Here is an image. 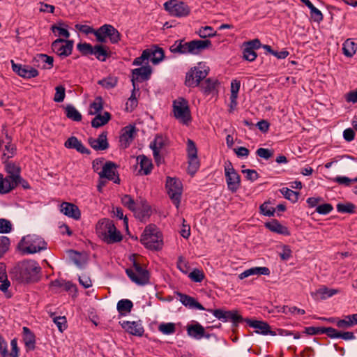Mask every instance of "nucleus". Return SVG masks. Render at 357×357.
Segmentation results:
<instances>
[{"label":"nucleus","mask_w":357,"mask_h":357,"mask_svg":"<svg viewBox=\"0 0 357 357\" xmlns=\"http://www.w3.org/2000/svg\"><path fill=\"white\" fill-rule=\"evenodd\" d=\"M110 119L111 114L108 112H105L102 115L98 114L91 121V126L96 128L101 127L107 123Z\"/></svg>","instance_id":"f704fd0d"},{"label":"nucleus","mask_w":357,"mask_h":357,"mask_svg":"<svg viewBox=\"0 0 357 357\" xmlns=\"http://www.w3.org/2000/svg\"><path fill=\"white\" fill-rule=\"evenodd\" d=\"M60 211L65 215L75 220H79L81 217L79 208L72 203L63 202L60 206Z\"/></svg>","instance_id":"412c9836"},{"label":"nucleus","mask_w":357,"mask_h":357,"mask_svg":"<svg viewBox=\"0 0 357 357\" xmlns=\"http://www.w3.org/2000/svg\"><path fill=\"white\" fill-rule=\"evenodd\" d=\"M149 54V59L151 62L156 65L164 59L165 52L162 48L155 46L153 49H146Z\"/></svg>","instance_id":"7c9ffc66"},{"label":"nucleus","mask_w":357,"mask_h":357,"mask_svg":"<svg viewBox=\"0 0 357 357\" xmlns=\"http://www.w3.org/2000/svg\"><path fill=\"white\" fill-rule=\"evenodd\" d=\"M282 312L285 314H304L305 313V311L303 309L298 308L295 306L289 307L287 305L283 306L282 307Z\"/></svg>","instance_id":"052dcab7"},{"label":"nucleus","mask_w":357,"mask_h":357,"mask_svg":"<svg viewBox=\"0 0 357 357\" xmlns=\"http://www.w3.org/2000/svg\"><path fill=\"white\" fill-rule=\"evenodd\" d=\"M197 33L199 37L202 38L213 37L216 35V31H215L213 28L210 26L201 27Z\"/></svg>","instance_id":"09e8293b"},{"label":"nucleus","mask_w":357,"mask_h":357,"mask_svg":"<svg viewBox=\"0 0 357 357\" xmlns=\"http://www.w3.org/2000/svg\"><path fill=\"white\" fill-rule=\"evenodd\" d=\"M261 213L266 216H273L275 212V208L271 207L267 203H264L260 206Z\"/></svg>","instance_id":"338daca9"},{"label":"nucleus","mask_w":357,"mask_h":357,"mask_svg":"<svg viewBox=\"0 0 357 357\" xmlns=\"http://www.w3.org/2000/svg\"><path fill=\"white\" fill-rule=\"evenodd\" d=\"M10 239L5 236H0V257H1L9 249Z\"/></svg>","instance_id":"bf43d9fd"},{"label":"nucleus","mask_w":357,"mask_h":357,"mask_svg":"<svg viewBox=\"0 0 357 357\" xmlns=\"http://www.w3.org/2000/svg\"><path fill=\"white\" fill-rule=\"evenodd\" d=\"M103 108L102 98L100 96L96 98L95 100L90 104V110L89 114L95 115L98 114Z\"/></svg>","instance_id":"37998d69"},{"label":"nucleus","mask_w":357,"mask_h":357,"mask_svg":"<svg viewBox=\"0 0 357 357\" xmlns=\"http://www.w3.org/2000/svg\"><path fill=\"white\" fill-rule=\"evenodd\" d=\"M209 40H193L186 42L184 39L177 40L170 46L169 50L174 54H199L211 46Z\"/></svg>","instance_id":"f03ea898"},{"label":"nucleus","mask_w":357,"mask_h":357,"mask_svg":"<svg viewBox=\"0 0 357 357\" xmlns=\"http://www.w3.org/2000/svg\"><path fill=\"white\" fill-rule=\"evenodd\" d=\"M134 213L135 217L140 221H146L151 215V207L145 199H142Z\"/></svg>","instance_id":"aec40b11"},{"label":"nucleus","mask_w":357,"mask_h":357,"mask_svg":"<svg viewBox=\"0 0 357 357\" xmlns=\"http://www.w3.org/2000/svg\"><path fill=\"white\" fill-rule=\"evenodd\" d=\"M342 50L343 54L347 57H352L356 52L357 43H354L351 39H347L343 43Z\"/></svg>","instance_id":"e433bc0d"},{"label":"nucleus","mask_w":357,"mask_h":357,"mask_svg":"<svg viewBox=\"0 0 357 357\" xmlns=\"http://www.w3.org/2000/svg\"><path fill=\"white\" fill-rule=\"evenodd\" d=\"M333 210L332 204L326 203L317 206L316 212L321 215H327Z\"/></svg>","instance_id":"680f3d73"},{"label":"nucleus","mask_w":357,"mask_h":357,"mask_svg":"<svg viewBox=\"0 0 357 357\" xmlns=\"http://www.w3.org/2000/svg\"><path fill=\"white\" fill-rule=\"evenodd\" d=\"M116 165L112 162H106L102 166V170L98 172L100 178H107L109 181H113L115 183H120V178L119 176H116Z\"/></svg>","instance_id":"dca6fc26"},{"label":"nucleus","mask_w":357,"mask_h":357,"mask_svg":"<svg viewBox=\"0 0 357 357\" xmlns=\"http://www.w3.org/2000/svg\"><path fill=\"white\" fill-rule=\"evenodd\" d=\"M188 172L191 176L195 175V174L198 171L200 167V162L197 156L196 157H190L188 158Z\"/></svg>","instance_id":"79ce46f5"},{"label":"nucleus","mask_w":357,"mask_h":357,"mask_svg":"<svg viewBox=\"0 0 357 357\" xmlns=\"http://www.w3.org/2000/svg\"><path fill=\"white\" fill-rule=\"evenodd\" d=\"M40 270V267L35 261L24 260L17 264L10 273L19 282H29Z\"/></svg>","instance_id":"7ed1b4c3"},{"label":"nucleus","mask_w":357,"mask_h":357,"mask_svg":"<svg viewBox=\"0 0 357 357\" xmlns=\"http://www.w3.org/2000/svg\"><path fill=\"white\" fill-rule=\"evenodd\" d=\"M165 187L172 202L178 208L183 190L181 181L178 178L167 176Z\"/></svg>","instance_id":"1a4fd4ad"},{"label":"nucleus","mask_w":357,"mask_h":357,"mask_svg":"<svg viewBox=\"0 0 357 357\" xmlns=\"http://www.w3.org/2000/svg\"><path fill=\"white\" fill-rule=\"evenodd\" d=\"M187 153L188 158L197 156V149L195 143L190 139L187 142Z\"/></svg>","instance_id":"0e129e2a"},{"label":"nucleus","mask_w":357,"mask_h":357,"mask_svg":"<svg viewBox=\"0 0 357 357\" xmlns=\"http://www.w3.org/2000/svg\"><path fill=\"white\" fill-rule=\"evenodd\" d=\"M340 291L336 289H330L326 286H322L314 293V295L319 299L325 300L338 294Z\"/></svg>","instance_id":"2f4dec72"},{"label":"nucleus","mask_w":357,"mask_h":357,"mask_svg":"<svg viewBox=\"0 0 357 357\" xmlns=\"http://www.w3.org/2000/svg\"><path fill=\"white\" fill-rule=\"evenodd\" d=\"M94 46L87 43H79L77 45V49L84 56L92 55Z\"/></svg>","instance_id":"8fccbe9b"},{"label":"nucleus","mask_w":357,"mask_h":357,"mask_svg":"<svg viewBox=\"0 0 357 357\" xmlns=\"http://www.w3.org/2000/svg\"><path fill=\"white\" fill-rule=\"evenodd\" d=\"M256 154L261 158L268 160L273 157V151L265 148H259L256 151Z\"/></svg>","instance_id":"69168bd1"},{"label":"nucleus","mask_w":357,"mask_h":357,"mask_svg":"<svg viewBox=\"0 0 357 357\" xmlns=\"http://www.w3.org/2000/svg\"><path fill=\"white\" fill-rule=\"evenodd\" d=\"M225 175L228 190L236 192L241 187V177L230 162L225 165Z\"/></svg>","instance_id":"9b49d317"},{"label":"nucleus","mask_w":357,"mask_h":357,"mask_svg":"<svg viewBox=\"0 0 357 357\" xmlns=\"http://www.w3.org/2000/svg\"><path fill=\"white\" fill-rule=\"evenodd\" d=\"M96 233L107 244L120 242L123 238L121 232L116 229L113 221L107 218L98 221L96 225Z\"/></svg>","instance_id":"20e7f679"},{"label":"nucleus","mask_w":357,"mask_h":357,"mask_svg":"<svg viewBox=\"0 0 357 357\" xmlns=\"http://www.w3.org/2000/svg\"><path fill=\"white\" fill-rule=\"evenodd\" d=\"M55 91L56 92L54 97V101L56 102H63L66 96L65 87L62 85L57 86L55 88Z\"/></svg>","instance_id":"4d7b16f0"},{"label":"nucleus","mask_w":357,"mask_h":357,"mask_svg":"<svg viewBox=\"0 0 357 357\" xmlns=\"http://www.w3.org/2000/svg\"><path fill=\"white\" fill-rule=\"evenodd\" d=\"M107 132H102L97 139L92 137L89 138L88 142L89 145L96 151H103L109 148L107 142Z\"/></svg>","instance_id":"6ab92c4d"},{"label":"nucleus","mask_w":357,"mask_h":357,"mask_svg":"<svg viewBox=\"0 0 357 357\" xmlns=\"http://www.w3.org/2000/svg\"><path fill=\"white\" fill-rule=\"evenodd\" d=\"M64 146L67 149H74L77 151L81 153L90 154L91 151L89 149L86 148L84 144L79 141L76 137L72 136L69 137L64 144Z\"/></svg>","instance_id":"b1692460"},{"label":"nucleus","mask_w":357,"mask_h":357,"mask_svg":"<svg viewBox=\"0 0 357 357\" xmlns=\"http://www.w3.org/2000/svg\"><path fill=\"white\" fill-rule=\"evenodd\" d=\"M107 24H105L98 29H95L93 35L96 38V40L99 43L106 42L107 38Z\"/></svg>","instance_id":"c03bdc74"},{"label":"nucleus","mask_w":357,"mask_h":357,"mask_svg":"<svg viewBox=\"0 0 357 357\" xmlns=\"http://www.w3.org/2000/svg\"><path fill=\"white\" fill-rule=\"evenodd\" d=\"M67 25H66L64 23L59 22L56 24H54L51 27V30L52 32L55 33L56 31L58 32V35L59 36H63L66 38H68L70 37V33L66 29Z\"/></svg>","instance_id":"ea45409f"},{"label":"nucleus","mask_w":357,"mask_h":357,"mask_svg":"<svg viewBox=\"0 0 357 357\" xmlns=\"http://www.w3.org/2000/svg\"><path fill=\"white\" fill-rule=\"evenodd\" d=\"M92 55H94L100 61H105L110 56V52L107 47L102 45H96L93 47Z\"/></svg>","instance_id":"c756f323"},{"label":"nucleus","mask_w":357,"mask_h":357,"mask_svg":"<svg viewBox=\"0 0 357 357\" xmlns=\"http://www.w3.org/2000/svg\"><path fill=\"white\" fill-rule=\"evenodd\" d=\"M51 317H52L54 323L56 325L60 332H63L66 329L67 321L65 317H54L53 314Z\"/></svg>","instance_id":"6e6d98bb"},{"label":"nucleus","mask_w":357,"mask_h":357,"mask_svg":"<svg viewBox=\"0 0 357 357\" xmlns=\"http://www.w3.org/2000/svg\"><path fill=\"white\" fill-rule=\"evenodd\" d=\"M257 56V53L255 50H252L249 47H243V58L248 61H254Z\"/></svg>","instance_id":"5fc2aeb1"},{"label":"nucleus","mask_w":357,"mask_h":357,"mask_svg":"<svg viewBox=\"0 0 357 357\" xmlns=\"http://www.w3.org/2000/svg\"><path fill=\"white\" fill-rule=\"evenodd\" d=\"M23 341L27 350L33 351L36 347V336L26 326L22 328Z\"/></svg>","instance_id":"a878e982"},{"label":"nucleus","mask_w":357,"mask_h":357,"mask_svg":"<svg viewBox=\"0 0 357 357\" xmlns=\"http://www.w3.org/2000/svg\"><path fill=\"white\" fill-rule=\"evenodd\" d=\"M282 195L292 203H296L298 199L299 192L293 191L288 188H282L280 190Z\"/></svg>","instance_id":"a18cd8bd"},{"label":"nucleus","mask_w":357,"mask_h":357,"mask_svg":"<svg viewBox=\"0 0 357 357\" xmlns=\"http://www.w3.org/2000/svg\"><path fill=\"white\" fill-rule=\"evenodd\" d=\"M174 117L183 124L188 125L191 121L190 110L188 101L183 98H178L173 102Z\"/></svg>","instance_id":"6e6552de"},{"label":"nucleus","mask_w":357,"mask_h":357,"mask_svg":"<svg viewBox=\"0 0 357 357\" xmlns=\"http://www.w3.org/2000/svg\"><path fill=\"white\" fill-rule=\"evenodd\" d=\"M187 333L189 336L197 340H199L203 337L207 339L210 337L209 334H205L204 328L199 323L188 325L187 326Z\"/></svg>","instance_id":"5701e85b"},{"label":"nucleus","mask_w":357,"mask_h":357,"mask_svg":"<svg viewBox=\"0 0 357 357\" xmlns=\"http://www.w3.org/2000/svg\"><path fill=\"white\" fill-rule=\"evenodd\" d=\"M122 328L128 333L141 337L144 333V327L140 321H123L121 324Z\"/></svg>","instance_id":"a211bd4d"},{"label":"nucleus","mask_w":357,"mask_h":357,"mask_svg":"<svg viewBox=\"0 0 357 357\" xmlns=\"http://www.w3.org/2000/svg\"><path fill=\"white\" fill-rule=\"evenodd\" d=\"M241 82L237 79H234L231 83V96L230 99L235 104V99L238 98V93L240 89Z\"/></svg>","instance_id":"864d4df0"},{"label":"nucleus","mask_w":357,"mask_h":357,"mask_svg":"<svg viewBox=\"0 0 357 357\" xmlns=\"http://www.w3.org/2000/svg\"><path fill=\"white\" fill-rule=\"evenodd\" d=\"M136 131L137 130L135 126L129 125L126 126L123 129V132L120 136L121 146H123L124 148H127L134 139Z\"/></svg>","instance_id":"4be33fe9"},{"label":"nucleus","mask_w":357,"mask_h":357,"mask_svg":"<svg viewBox=\"0 0 357 357\" xmlns=\"http://www.w3.org/2000/svg\"><path fill=\"white\" fill-rule=\"evenodd\" d=\"M137 160L139 162L140 165V172H142L143 174L144 175L149 174L153 167L151 161L144 155H139L137 158Z\"/></svg>","instance_id":"c9c22d12"},{"label":"nucleus","mask_w":357,"mask_h":357,"mask_svg":"<svg viewBox=\"0 0 357 357\" xmlns=\"http://www.w3.org/2000/svg\"><path fill=\"white\" fill-rule=\"evenodd\" d=\"M0 194H6L17 185V181H20L21 176L17 174H12L6 177L0 174Z\"/></svg>","instance_id":"ddd939ff"},{"label":"nucleus","mask_w":357,"mask_h":357,"mask_svg":"<svg viewBox=\"0 0 357 357\" xmlns=\"http://www.w3.org/2000/svg\"><path fill=\"white\" fill-rule=\"evenodd\" d=\"M209 68L204 63L199 62L197 66L191 68L186 73L185 85L190 88L199 86L205 96L218 93L219 82L213 78H206Z\"/></svg>","instance_id":"f257e3e1"},{"label":"nucleus","mask_w":357,"mask_h":357,"mask_svg":"<svg viewBox=\"0 0 357 357\" xmlns=\"http://www.w3.org/2000/svg\"><path fill=\"white\" fill-rule=\"evenodd\" d=\"M152 73L151 67L147 63L146 66H142L132 70V84L134 90L136 89V80L140 79L141 81H146L149 79Z\"/></svg>","instance_id":"2eb2a0df"},{"label":"nucleus","mask_w":357,"mask_h":357,"mask_svg":"<svg viewBox=\"0 0 357 357\" xmlns=\"http://www.w3.org/2000/svg\"><path fill=\"white\" fill-rule=\"evenodd\" d=\"M107 38L112 44H116L121 40L119 31L111 24H107Z\"/></svg>","instance_id":"4c0bfd02"},{"label":"nucleus","mask_w":357,"mask_h":357,"mask_svg":"<svg viewBox=\"0 0 357 357\" xmlns=\"http://www.w3.org/2000/svg\"><path fill=\"white\" fill-rule=\"evenodd\" d=\"M207 311L213 314V316L219 320L224 322L231 321L234 327L238 326L239 323L245 320L236 310L225 311L221 309H208Z\"/></svg>","instance_id":"9d476101"},{"label":"nucleus","mask_w":357,"mask_h":357,"mask_svg":"<svg viewBox=\"0 0 357 357\" xmlns=\"http://www.w3.org/2000/svg\"><path fill=\"white\" fill-rule=\"evenodd\" d=\"M74 42L72 40L58 38L51 45L52 51L61 58L70 56L72 53Z\"/></svg>","instance_id":"f8f14e48"},{"label":"nucleus","mask_w":357,"mask_h":357,"mask_svg":"<svg viewBox=\"0 0 357 357\" xmlns=\"http://www.w3.org/2000/svg\"><path fill=\"white\" fill-rule=\"evenodd\" d=\"M176 294L179 297V301L183 305L191 309H198L200 310H206L204 306L197 302L193 297L180 292H176Z\"/></svg>","instance_id":"393cba45"},{"label":"nucleus","mask_w":357,"mask_h":357,"mask_svg":"<svg viewBox=\"0 0 357 357\" xmlns=\"http://www.w3.org/2000/svg\"><path fill=\"white\" fill-rule=\"evenodd\" d=\"M261 46L262 45L260 40L257 38L246 41L243 43V47H249L253 50H258L261 47Z\"/></svg>","instance_id":"774afa93"},{"label":"nucleus","mask_w":357,"mask_h":357,"mask_svg":"<svg viewBox=\"0 0 357 357\" xmlns=\"http://www.w3.org/2000/svg\"><path fill=\"white\" fill-rule=\"evenodd\" d=\"M356 206L352 203L337 204V211L339 213L353 214L355 213Z\"/></svg>","instance_id":"49530a36"},{"label":"nucleus","mask_w":357,"mask_h":357,"mask_svg":"<svg viewBox=\"0 0 357 357\" xmlns=\"http://www.w3.org/2000/svg\"><path fill=\"white\" fill-rule=\"evenodd\" d=\"M336 326L341 328H349L354 326V323L351 319L350 315H347L342 319H338L335 322Z\"/></svg>","instance_id":"603ef678"},{"label":"nucleus","mask_w":357,"mask_h":357,"mask_svg":"<svg viewBox=\"0 0 357 357\" xmlns=\"http://www.w3.org/2000/svg\"><path fill=\"white\" fill-rule=\"evenodd\" d=\"M12 230V224L11 222L4 218L0 219V233L1 234H7L10 232Z\"/></svg>","instance_id":"e2e57ef3"},{"label":"nucleus","mask_w":357,"mask_h":357,"mask_svg":"<svg viewBox=\"0 0 357 357\" xmlns=\"http://www.w3.org/2000/svg\"><path fill=\"white\" fill-rule=\"evenodd\" d=\"M141 243L151 250H160L162 248V234L155 225L146 226L140 238Z\"/></svg>","instance_id":"39448f33"},{"label":"nucleus","mask_w":357,"mask_h":357,"mask_svg":"<svg viewBox=\"0 0 357 357\" xmlns=\"http://www.w3.org/2000/svg\"><path fill=\"white\" fill-rule=\"evenodd\" d=\"M188 277L193 282H201L204 278V273L202 271L195 268L191 273H190Z\"/></svg>","instance_id":"13d9d810"},{"label":"nucleus","mask_w":357,"mask_h":357,"mask_svg":"<svg viewBox=\"0 0 357 357\" xmlns=\"http://www.w3.org/2000/svg\"><path fill=\"white\" fill-rule=\"evenodd\" d=\"M158 329L165 335H171L176 331V327L174 323H162L159 325Z\"/></svg>","instance_id":"3c124183"},{"label":"nucleus","mask_w":357,"mask_h":357,"mask_svg":"<svg viewBox=\"0 0 357 357\" xmlns=\"http://www.w3.org/2000/svg\"><path fill=\"white\" fill-rule=\"evenodd\" d=\"M168 142L169 140L167 137L162 135H156L149 146L152 150L160 151L168 145Z\"/></svg>","instance_id":"473e14b6"},{"label":"nucleus","mask_w":357,"mask_h":357,"mask_svg":"<svg viewBox=\"0 0 357 357\" xmlns=\"http://www.w3.org/2000/svg\"><path fill=\"white\" fill-rule=\"evenodd\" d=\"M265 227L273 232L279 234H282L284 236L290 235V232L288 228L281 225L279 222V221L275 219H273L271 221L266 222L265 224Z\"/></svg>","instance_id":"bb28decb"},{"label":"nucleus","mask_w":357,"mask_h":357,"mask_svg":"<svg viewBox=\"0 0 357 357\" xmlns=\"http://www.w3.org/2000/svg\"><path fill=\"white\" fill-rule=\"evenodd\" d=\"M249 326L255 328V332L257 333L261 334L263 335H271L273 336H275V333L271 330L270 326L264 321H257V320H251L249 319H246L244 320Z\"/></svg>","instance_id":"f3484780"},{"label":"nucleus","mask_w":357,"mask_h":357,"mask_svg":"<svg viewBox=\"0 0 357 357\" xmlns=\"http://www.w3.org/2000/svg\"><path fill=\"white\" fill-rule=\"evenodd\" d=\"M121 202L124 206L127 207L132 212L136 211V208L139 204V201L135 202L129 195H123L121 198Z\"/></svg>","instance_id":"a19ab883"},{"label":"nucleus","mask_w":357,"mask_h":357,"mask_svg":"<svg viewBox=\"0 0 357 357\" xmlns=\"http://www.w3.org/2000/svg\"><path fill=\"white\" fill-rule=\"evenodd\" d=\"M190 10L188 6L181 1L173 5V8L171 10V15L182 17L188 16L190 14Z\"/></svg>","instance_id":"c85d7f7f"},{"label":"nucleus","mask_w":357,"mask_h":357,"mask_svg":"<svg viewBox=\"0 0 357 357\" xmlns=\"http://www.w3.org/2000/svg\"><path fill=\"white\" fill-rule=\"evenodd\" d=\"M11 63L13 70L23 78L31 79L38 75V70L30 66L17 64L13 61H11Z\"/></svg>","instance_id":"4468645a"},{"label":"nucleus","mask_w":357,"mask_h":357,"mask_svg":"<svg viewBox=\"0 0 357 357\" xmlns=\"http://www.w3.org/2000/svg\"><path fill=\"white\" fill-rule=\"evenodd\" d=\"M133 307L132 302L129 299H121L117 303L116 309L121 316L130 312Z\"/></svg>","instance_id":"72a5a7b5"},{"label":"nucleus","mask_w":357,"mask_h":357,"mask_svg":"<svg viewBox=\"0 0 357 357\" xmlns=\"http://www.w3.org/2000/svg\"><path fill=\"white\" fill-rule=\"evenodd\" d=\"M117 79L114 77H107L98 81V84L107 89H111L117 84Z\"/></svg>","instance_id":"de8ad7c7"},{"label":"nucleus","mask_w":357,"mask_h":357,"mask_svg":"<svg viewBox=\"0 0 357 357\" xmlns=\"http://www.w3.org/2000/svg\"><path fill=\"white\" fill-rule=\"evenodd\" d=\"M66 116L75 121H80L82 120V114L72 105H66Z\"/></svg>","instance_id":"58836bf2"},{"label":"nucleus","mask_w":357,"mask_h":357,"mask_svg":"<svg viewBox=\"0 0 357 357\" xmlns=\"http://www.w3.org/2000/svg\"><path fill=\"white\" fill-rule=\"evenodd\" d=\"M126 273L130 280L138 285H145L149 283V272L135 259H132V267L127 268Z\"/></svg>","instance_id":"0eeeda50"},{"label":"nucleus","mask_w":357,"mask_h":357,"mask_svg":"<svg viewBox=\"0 0 357 357\" xmlns=\"http://www.w3.org/2000/svg\"><path fill=\"white\" fill-rule=\"evenodd\" d=\"M270 273V270L267 267H252L244 271L238 275V278L240 280H243L253 275H269Z\"/></svg>","instance_id":"cd10ccee"},{"label":"nucleus","mask_w":357,"mask_h":357,"mask_svg":"<svg viewBox=\"0 0 357 357\" xmlns=\"http://www.w3.org/2000/svg\"><path fill=\"white\" fill-rule=\"evenodd\" d=\"M19 249L23 254H34L47 248L45 241L35 235L23 237L18 244Z\"/></svg>","instance_id":"423d86ee"}]
</instances>
